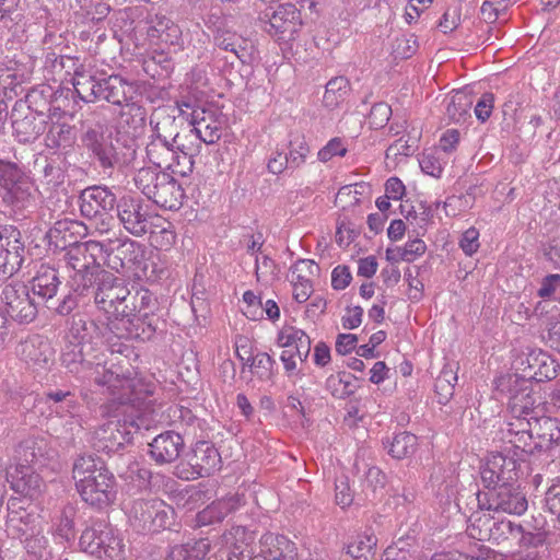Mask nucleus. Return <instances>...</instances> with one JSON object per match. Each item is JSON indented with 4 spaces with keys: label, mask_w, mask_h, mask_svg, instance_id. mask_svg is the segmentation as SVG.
Masks as SVG:
<instances>
[{
    "label": "nucleus",
    "mask_w": 560,
    "mask_h": 560,
    "mask_svg": "<svg viewBox=\"0 0 560 560\" xmlns=\"http://www.w3.org/2000/svg\"><path fill=\"white\" fill-rule=\"evenodd\" d=\"M88 226L79 221L59 220L51 226L46 238L49 245L63 250V260L74 270V273L103 271L97 257L103 254V243L96 241L68 243L67 237L73 234L85 235Z\"/></svg>",
    "instance_id": "f257e3e1"
},
{
    "label": "nucleus",
    "mask_w": 560,
    "mask_h": 560,
    "mask_svg": "<svg viewBox=\"0 0 560 560\" xmlns=\"http://www.w3.org/2000/svg\"><path fill=\"white\" fill-rule=\"evenodd\" d=\"M95 306L108 315L110 320L128 316L143 301H150V291L140 289L131 292L124 280L106 270L98 271Z\"/></svg>",
    "instance_id": "f03ea898"
},
{
    "label": "nucleus",
    "mask_w": 560,
    "mask_h": 560,
    "mask_svg": "<svg viewBox=\"0 0 560 560\" xmlns=\"http://www.w3.org/2000/svg\"><path fill=\"white\" fill-rule=\"evenodd\" d=\"M128 316L118 317L108 323L109 330L118 338L151 340L155 334H162L166 328L165 320L154 310L158 308L156 299L150 292V301L144 300Z\"/></svg>",
    "instance_id": "7ed1b4c3"
},
{
    "label": "nucleus",
    "mask_w": 560,
    "mask_h": 560,
    "mask_svg": "<svg viewBox=\"0 0 560 560\" xmlns=\"http://www.w3.org/2000/svg\"><path fill=\"white\" fill-rule=\"evenodd\" d=\"M497 390L506 394L511 415L538 417L541 412V397L526 377L508 374L497 380Z\"/></svg>",
    "instance_id": "20e7f679"
},
{
    "label": "nucleus",
    "mask_w": 560,
    "mask_h": 560,
    "mask_svg": "<svg viewBox=\"0 0 560 560\" xmlns=\"http://www.w3.org/2000/svg\"><path fill=\"white\" fill-rule=\"evenodd\" d=\"M133 85L120 75L112 74L104 77L102 74L98 101H106L116 106L126 107L121 112V117L130 116L133 129L142 128L145 122V109L133 102Z\"/></svg>",
    "instance_id": "39448f33"
},
{
    "label": "nucleus",
    "mask_w": 560,
    "mask_h": 560,
    "mask_svg": "<svg viewBox=\"0 0 560 560\" xmlns=\"http://www.w3.org/2000/svg\"><path fill=\"white\" fill-rule=\"evenodd\" d=\"M81 141L89 156L104 172H112L120 162L116 145L118 140L114 138L112 130L105 122L96 121L89 126L83 132Z\"/></svg>",
    "instance_id": "423d86ee"
},
{
    "label": "nucleus",
    "mask_w": 560,
    "mask_h": 560,
    "mask_svg": "<svg viewBox=\"0 0 560 560\" xmlns=\"http://www.w3.org/2000/svg\"><path fill=\"white\" fill-rule=\"evenodd\" d=\"M221 456L214 445L208 441H198L191 451L175 467L174 475L183 480L208 477L220 468Z\"/></svg>",
    "instance_id": "0eeeda50"
},
{
    "label": "nucleus",
    "mask_w": 560,
    "mask_h": 560,
    "mask_svg": "<svg viewBox=\"0 0 560 560\" xmlns=\"http://www.w3.org/2000/svg\"><path fill=\"white\" fill-rule=\"evenodd\" d=\"M174 510L162 500H137L129 511L131 525L138 532L156 533L172 524Z\"/></svg>",
    "instance_id": "6e6552de"
},
{
    "label": "nucleus",
    "mask_w": 560,
    "mask_h": 560,
    "mask_svg": "<svg viewBox=\"0 0 560 560\" xmlns=\"http://www.w3.org/2000/svg\"><path fill=\"white\" fill-rule=\"evenodd\" d=\"M264 30L278 40H291L302 26L301 11L293 3L268 7L259 14Z\"/></svg>",
    "instance_id": "1a4fd4ad"
},
{
    "label": "nucleus",
    "mask_w": 560,
    "mask_h": 560,
    "mask_svg": "<svg viewBox=\"0 0 560 560\" xmlns=\"http://www.w3.org/2000/svg\"><path fill=\"white\" fill-rule=\"evenodd\" d=\"M26 256L21 231L14 225H0V281L15 275Z\"/></svg>",
    "instance_id": "9d476101"
},
{
    "label": "nucleus",
    "mask_w": 560,
    "mask_h": 560,
    "mask_svg": "<svg viewBox=\"0 0 560 560\" xmlns=\"http://www.w3.org/2000/svg\"><path fill=\"white\" fill-rule=\"evenodd\" d=\"M30 291L31 289L23 282L8 283L2 290L1 301L5 312L19 324H30L37 317V303Z\"/></svg>",
    "instance_id": "9b49d317"
},
{
    "label": "nucleus",
    "mask_w": 560,
    "mask_h": 560,
    "mask_svg": "<svg viewBox=\"0 0 560 560\" xmlns=\"http://www.w3.org/2000/svg\"><path fill=\"white\" fill-rule=\"evenodd\" d=\"M189 108H191V104L188 102H177L176 106L155 108L150 116L151 137L179 143L180 129L184 121H186V114Z\"/></svg>",
    "instance_id": "f8f14e48"
},
{
    "label": "nucleus",
    "mask_w": 560,
    "mask_h": 560,
    "mask_svg": "<svg viewBox=\"0 0 560 560\" xmlns=\"http://www.w3.org/2000/svg\"><path fill=\"white\" fill-rule=\"evenodd\" d=\"M486 502L482 503L488 511L522 515L528 508L526 494L517 482H508L501 486L486 488Z\"/></svg>",
    "instance_id": "ddd939ff"
},
{
    "label": "nucleus",
    "mask_w": 560,
    "mask_h": 560,
    "mask_svg": "<svg viewBox=\"0 0 560 560\" xmlns=\"http://www.w3.org/2000/svg\"><path fill=\"white\" fill-rule=\"evenodd\" d=\"M97 272L74 273L69 281V292L59 301L56 306L58 315H69L80 305H88L90 302L95 303L96 287L98 282Z\"/></svg>",
    "instance_id": "4468645a"
},
{
    "label": "nucleus",
    "mask_w": 560,
    "mask_h": 560,
    "mask_svg": "<svg viewBox=\"0 0 560 560\" xmlns=\"http://www.w3.org/2000/svg\"><path fill=\"white\" fill-rule=\"evenodd\" d=\"M15 354L36 372L48 371L55 364V349L48 339L32 335L21 340Z\"/></svg>",
    "instance_id": "2eb2a0df"
},
{
    "label": "nucleus",
    "mask_w": 560,
    "mask_h": 560,
    "mask_svg": "<svg viewBox=\"0 0 560 560\" xmlns=\"http://www.w3.org/2000/svg\"><path fill=\"white\" fill-rule=\"evenodd\" d=\"M117 217L127 232L135 236L147 234L153 226L148 207L140 199L122 197L116 205Z\"/></svg>",
    "instance_id": "dca6fc26"
},
{
    "label": "nucleus",
    "mask_w": 560,
    "mask_h": 560,
    "mask_svg": "<svg viewBox=\"0 0 560 560\" xmlns=\"http://www.w3.org/2000/svg\"><path fill=\"white\" fill-rule=\"evenodd\" d=\"M47 124V118L28 110L22 100L15 102L11 113V125L13 133L20 142L36 140L45 132Z\"/></svg>",
    "instance_id": "f3484780"
},
{
    "label": "nucleus",
    "mask_w": 560,
    "mask_h": 560,
    "mask_svg": "<svg viewBox=\"0 0 560 560\" xmlns=\"http://www.w3.org/2000/svg\"><path fill=\"white\" fill-rule=\"evenodd\" d=\"M187 110L186 121L192 126L191 131L205 143L212 144L220 140L224 120L218 109L192 107Z\"/></svg>",
    "instance_id": "a211bd4d"
},
{
    "label": "nucleus",
    "mask_w": 560,
    "mask_h": 560,
    "mask_svg": "<svg viewBox=\"0 0 560 560\" xmlns=\"http://www.w3.org/2000/svg\"><path fill=\"white\" fill-rule=\"evenodd\" d=\"M480 478L485 488L517 482V462L501 453H492L480 468Z\"/></svg>",
    "instance_id": "6ab92c4d"
},
{
    "label": "nucleus",
    "mask_w": 560,
    "mask_h": 560,
    "mask_svg": "<svg viewBox=\"0 0 560 560\" xmlns=\"http://www.w3.org/2000/svg\"><path fill=\"white\" fill-rule=\"evenodd\" d=\"M532 431V450L546 452L555 457L560 454V427L558 420L550 417H534Z\"/></svg>",
    "instance_id": "aec40b11"
},
{
    "label": "nucleus",
    "mask_w": 560,
    "mask_h": 560,
    "mask_svg": "<svg viewBox=\"0 0 560 560\" xmlns=\"http://www.w3.org/2000/svg\"><path fill=\"white\" fill-rule=\"evenodd\" d=\"M98 479L86 480L77 487L83 501L92 506L103 509L114 502L116 497V481L114 475L107 472H98Z\"/></svg>",
    "instance_id": "412c9836"
},
{
    "label": "nucleus",
    "mask_w": 560,
    "mask_h": 560,
    "mask_svg": "<svg viewBox=\"0 0 560 560\" xmlns=\"http://www.w3.org/2000/svg\"><path fill=\"white\" fill-rule=\"evenodd\" d=\"M48 124L45 130L44 142L50 150H67L72 148L77 140L74 127L65 120V112L60 108H49Z\"/></svg>",
    "instance_id": "4be33fe9"
},
{
    "label": "nucleus",
    "mask_w": 560,
    "mask_h": 560,
    "mask_svg": "<svg viewBox=\"0 0 560 560\" xmlns=\"http://www.w3.org/2000/svg\"><path fill=\"white\" fill-rule=\"evenodd\" d=\"M81 214L86 219H97L114 210L117 205L115 194L107 187L91 186L83 189L79 197Z\"/></svg>",
    "instance_id": "5701e85b"
},
{
    "label": "nucleus",
    "mask_w": 560,
    "mask_h": 560,
    "mask_svg": "<svg viewBox=\"0 0 560 560\" xmlns=\"http://www.w3.org/2000/svg\"><path fill=\"white\" fill-rule=\"evenodd\" d=\"M132 440L128 424L120 420H108L102 424L93 438V446L98 452L115 453Z\"/></svg>",
    "instance_id": "b1692460"
},
{
    "label": "nucleus",
    "mask_w": 560,
    "mask_h": 560,
    "mask_svg": "<svg viewBox=\"0 0 560 560\" xmlns=\"http://www.w3.org/2000/svg\"><path fill=\"white\" fill-rule=\"evenodd\" d=\"M107 329L109 330L108 325H100L86 315L77 313L70 319L69 337L86 350H93L103 342Z\"/></svg>",
    "instance_id": "393cba45"
},
{
    "label": "nucleus",
    "mask_w": 560,
    "mask_h": 560,
    "mask_svg": "<svg viewBox=\"0 0 560 560\" xmlns=\"http://www.w3.org/2000/svg\"><path fill=\"white\" fill-rule=\"evenodd\" d=\"M51 453L46 439L30 436L15 448V466L42 468L51 458Z\"/></svg>",
    "instance_id": "a878e982"
},
{
    "label": "nucleus",
    "mask_w": 560,
    "mask_h": 560,
    "mask_svg": "<svg viewBox=\"0 0 560 560\" xmlns=\"http://www.w3.org/2000/svg\"><path fill=\"white\" fill-rule=\"evenodd\" d=\"M60 284L58 270L48 265H40L31 280V290L34 295L45 302L47 308L56 312L59 301L55 296L59 291Z\"/></svg>",
    "instance_id": "bb28decb"
},
{
    "label": "nucleus",
    "mask_w": 560,
    "mask_h": 560,
    "mask_svg": "<svg viewBox=\"0 0 560 560\" xmlns=\"http://www.w3.org/2000/svg\"><path fill=\"white\" fill-rule=\"evenodd\" d=\"M184 448L182 435L175 431H165L149 444V454L159 465L175 462Z\"/></svg>",
    "instance_id": "cd10ccee"
},
{
    "label": "nucleus",
    "mask_w": 560,
    "mask_h": 560,
    "mask_svg": "<svg viewBox=\"0 0 560 560\" xmlns=\"http://www.w3.org/2000/svg\"><path fill=\"white\" fill-rule=\"evenodd\" d=\"M534 419L528 416L512 415L511 420L501 430L502 439L515 448L533 454L532 431Z\"/></svg>",
    "instance_id": "c85d7f7f"
},
{
    "label": "nucleus",
    "mask_w": 560,
    "mask_h": 560,
    "mask_svg": "<svg viewBox=\"0 0 560 560\" xmlns=\"http://www.w3.org/2000/svg\"><path fill=\"white\" fill-rule=\"evenodd\" d=\"M37 469L15 466L12 471H7V481L16 493L35 499L44 487V481L37 474Z\"/></svg>",
    "instance_id": "c756f323"
},
{
    "label": "nucleus",
    "mask_w": 560,
    "mask_h": 560,
    "mask_svg": "<svg viewBox=\"0 0 560 560\" xmlns=\"http://www.w3.org/2000/svg\"><path fill=\"white\" fill-rule=\"evenodd\" d=\"M184 190L168 173L161 177L155 189L148 198L155 205L167 210H177L182 206Z\"/></svg>",
    "instance_id": "7c9ffc66"
},
{
    "label": "nucleus",
    "mask_w": 560,
    "mask_h": 560,
    "mask_svg": "<svg viewBox=\"0 0 560 560\" xmlns=\"http://www.w3.org/2000/svg\"><path fill=\"white\" fill-rule=\"evenodd\" d=\"M260 549L270 560H296L298 549L293 541L283 535H266Z\"/></svg>",
    "instance_id": "2f4dec72"
},
{
    "label": "nucleus",
    "mask_w": 560,
    "mask_h": 560,
    "mask_svg": "<svg viewBox=\"0 0 560 560\" xmlns=\"http://www.w3.org/2000/svg\"><path fill=\"white\" fill-rule=\"evenodd\" d=\"M102 74L88 72L82 65L74 69L72 84L79 97L92 103L98 101Z\"/></svg>",
    "instance_id": "473e14b6"
},
{
    "label": "nucleus",
    "mask_w": 560,
    "mask_h": 560,
    "mask_svg": "<svg viewBox=\"0 0 560 560\" xmlns=\"http://www.w3.org/2000/svg\"><path fill=\"white\" fill-rule=\"evenodd\" d=\"M311 338L301 329L292 326L283 327L278 335V345L282 348H294L301 362H304L311 352Z\"/></svg>",
    "instance_id": "72a5a7b5"
},
{
    "label": "nucleus",
    "mask_w": 560,
    "mask_h": 560,
    "mask_svg": "<svg viewBox=\"0 0 560 560\" xmlns=\"http://www.w3.org/2000/svg\"><path fill=\"white\" fill-rule=\"evenodd\" d=\"M105 463L97 456L84 454L75 459L73 464L72 475L75 487H79L86 480L98 479V472H107Z\"/></svg>",
    "instance_id": "f704fd0d"
},
{
    "label": "nucleus",
    "mask_w": 560,
    "mask_h": 560,
    "mask_svg": "<svg viewBox=\"0 0 560 560\" xmlns=\"http://www.w3.org/2000/svg\"><path fill=\"white\" fill-rule=\"evenodd\" d=\"M527 370L523 377L534 378L537 382L552 380L557 376L556 362L545 352L532 353L527 358Z\"/></svg>",
    "instance_id": "c9c22d12"
},
{
    "label": "nucleus",
    "mask_w": 560,
    "mask_h": 560,
    "mask_svg": "<svg viewBox=\"0 0 560 560\" xmlns=\"http://www.w3.org/2000/svg\"><path fill=\"white\" fill-rule=\"evenodd\" d=\"M175 149H179V143H175L161 138L150 137L145 153L148 160L159 168H166L175 156Z\"/></svg>",
    "instance_id": "e433bc0d"
},
{
    "label": "nucleus",
    "mask_w": 560,
    "mask_h": 560,
    "mask_svg": "<svg viewBox=\"0 0 560 560\" xmlns=\"http://www.w3.org/2000/svg\"><path fill=\"white\" fill-rule=\"evenodd\" d=\"M97 551L95 555L103 560H121L124 557V545L121 539L117 537L113 528L102 525L101 533L97 538Z\"/></svg>",
    "instance_id": "4c0bfd02"
},
{
    "label": "nucleus",
    "mask_w": 560,
    "mask_h": 560,
    "mask_svg": "<svg viewBox=\"0 0 560 560\" xmlns=\"http://www.w3.org/2000/svg\"><path fill=\"white\" fill-rule=\"evenodd\" d=\"M74 516L75 509L71 504L65 505L59 514L54 518L52 534L56 538L69 542L74 538Z\"/></svg>",
    "instance_id": "58836bf2"
},
{
    "label": "nucleus",
    "mask_w": 560,
    "mask_h": 560,
    "mask_svg": "<svg viewBox=\"0 0 560 560\" xmlns=\"http://www.w3.org/2000/svg\"><path fill=\"white\" fill-rule=\"evenodd\" d=\"M388 448V454L396 459H405L410 457L417 450L418 439L409 432H400L396 434L392 441L384 442Z\"/></svg>",
    "instance_id": "ea45409f"
},
{
    "label": "nucleus",
    "mask_w": 560,
    "mask_h": 560,
    "mask_svg": "<svg viewBox=\"0 0 560 560\" xmlns=\"http://www.w3.org/2000/svg\"><path fill=\"white\" fill-rule=\"evenodd\" d=\"M179 35V27L164 16L156 18L153 24L148 28V36L152 40H158L164 44H176Z\"/></svg>",
    "instance_id": "a19ab883"
},
{
    "label": "nucleus",
    "mask_w": 560,
    "mask_h": 560,
    "mask_svg": "<svg viewBox=\"0 0 560 560\" xmlns=\"http://www.w3.org/2000/svg\"><path fill=\"white\" fill-rule=\"evenodd\" d=\"M2 203L10 207L13 211L24 210L34 203V198L28 189L23 188L18 183L3 189L0 192Z\"/></svg>",
    "instance_id": "79ce46f5"
},
{
    "label": "nucleus",
    "mask_w": 560,
    "mask_h": 560,
    "mask_svg": "<svg viewBox=\"0 0 560 560\" xmlns=\"http://www.w3.org/2000/svg\"><path fill=\"white\" fill-rule=\"evenodd\" d=\"M115 247L118 250V256H121L122 264H125L126 269H131L133 267H139L144 259V249L143 246L130 238H125L122 241H115Z\"/></svg>",
    "instance_id": "37998d69"
},
{
    "label": "nucleus",
    "mask_w": 560,
    "mask_h": 560,
    "mask_svg": "<svg viewBox=\"0 0 560 560\" xmlns=\"http://www.w3.org/2000/svg\"><path fill=\"white\" fill-rule=\"evenodd\" d=\"M354 376L350 373L340 372L330 375L326 380L327 390L336 398L345 399L357 390Z\"/></svg>",
    "instance_id": "c03bdc74"
},
{
    "label": "nucleus",
    "mask_w": 560,
    "mask_h": 560,
    "mask_svg": "<svg viewBox=\"0 0 560 560\" xmlns=\"http://www.w3.org/2000/svg\"><path fill=\"white\" fill-rule=\"evenodd\" d=\"M520 533V524L508 518H495L492 525L491 541L497 545L514 547V540Z\"/></svg>",
    "instance_id": "a18cd8bd"
},
{
    "label": "nucleus",
    "mask_w": 560,
    "mask_h": 560,
    "mask_svg": "<svg viewBox=\"0 0 560 560\" xmlns=\"http://www.w3.org/2000/svg\"><path fill=\"white\" fill-rule=\"evenodd\" d=\"M377 538L372 534H359L346 546V552L354 560H369L376 547Z\"/></svg>",
    "instance_id": "49530a36"
},
{
    "label": "nucleus",
    "mask_w": 560,
    "mask_h": 560,
    "mask_svg": "<svg viewBox=\"0 0 560 560\" xmlns=\"http://www.w3.org/2000/svg\"><path fill=\"white\" fill-rule=\"evenodd\" d=\"M494 516L489 513L474 514L467 526L469 537L479 541H491Z\"/></svg>",
    "instance_id": "de8ad7c7"
},
{
    "label": "nucleus",
    "mask_w": 560,
    "mask_h": 560,
    "mask_svg": "<svg viewBox=\"0 0 560 560\" xmlns=\"http://www.w3.org/2000/svg\"><path fill=\"white\" fill-rule=\"evenodd\" d=\"M209 542L206 539L189 544L174 546L166 560H201L209 550Z\"/></svg>",
    "instance_id": "09e8293b"
},
{
    "label": "nucleus",
    "mask_w": 560,
    "mask_h": 560,
    "mask_svg": "<svg viewBox=\"0 0 560 560\" xmlns=\"http://www.w3.org/2000/svg\"><path fill=\"white\" fill-rule=\"evenodd\" d=\"M457 374L453 368L445 365L435 380L434 388L438 396V402L445 405L450 401L454 394Z\"/></svg>",
    "instance_id": "8fccbe9b"
},
{
    "label": "nucleus",
    "mask_w": 560,
    "mask_h": 560,
    "mask_svg": "<svg viewBox=\"0 0 560 560\" xmlns=\"http://www.w3.org/2000/svg\"><path fill=\"white\" fill-rule=\"evenodd\" d=\"M471 105V96L465 92L458 91L451 97L446 107V114L454 122L465 121L467 117H470L469 109Z\"/></svg>",
    "instance_id": "3c124183"
},
{
    "label": "nucleus",
    "mask_w": 560,
    "mask_h": 560,
    "mask_svg": "<svg viewBox=\"0 0 560 560\" xmlns=\"http://www.w3.org/2000/svg\"><path fill=\"white\" fill-rule=\"evenodd\" d=\"M349 92V81L345 77H336L328 81L323 96V103L328 108H335Z\"/></svg>",
    "instance_id": "603ef678"
},
{
    "label": "nucleus",
    "mask_w": 560,
    "mask_h": 560,
    "mask_svg": "<svg viewBox=\"0 0 560 560\" xmlns=\"http://www.w3.org/2000/svg\"><path fill=\"white\" fill-rule=\"evenodd\" d=\"M50 92L49 86H42L32 89L25 96L23 103L27 106L28 110H32L42 117L48 118L49 108H55L50 105L46 93Z\"/></svg>",
    "instance_id": "864d4df0"
},
{
    "label": "nucleus",
    "mask_w": 560,
    "mask_h": 560,
    "mask_svg": "<svg viewBox=\"0 0 560 560\" xmlns=\"http://www.w3.org/2000/svg\"><path fill=\"white\" fill-rule=\"evenodd\" d=\"M85 349L78 343L68 345L61 354L62 366L73 374L81 372L86 363Z\"/></svg>",
    "instance_id": "5fc2aeb1"
},
{
    "label": "nucleus",
    "mask_w": 560,
    "mask_h": 560,
    "mask_svg": "<svg viewBox=\"0 0 560 560\" xmlns=\"http://www.w3.org/2000/svg\"><path fill=\"white\" fill-rule=\"evenodd\" d=\"M165 173L151 167H142L135 174L133 182L136 187L149 198Z\"/></svg>",
    "instance_id": "6e6d98bb"
},
{
    "label": "nucleus",
    "mask_w": 560,
    "mask_h": 560,
    "mask_svg": "<svg viewBox=\"0 0 560 560\" xmlns=\"http://www.w3.org/2000/svg\"><path fill=\"white\" fill-rule=\"evenodd\" d=\"M25 548L28 553L42 560L51 558L54 553L48 537L39 532L25 539Z\"/></svg>",
    "instance_id": "4d7b16f0"
},
{
    "label": "nucleus",
    "mask_w": 560,
    "mask_h": 560,
    "mask_svg": "<svg viewBox=\"0 0 560 560\" xmlns=\"http://www.w3.org/2000/svg\"><path fill=\"white\" fill-rule=\"evenodd\" d=\"M165 223L167 224V226H162L153 223V226L148 232L150 233L151 243L156 248L164 250L171 248L176 241V234L174 231L171 230V223Z\"/></svg>",
    "instance_id": "13d9d810"
},
{
    "label": "nucleus",
    "mask_w": 560,
    "mask_h": 560,
    "mask_svg": "<svg viewBox=\"0 0 560 560\" xmlns=\"http://www.w3.org/2000/svg\"><path fill=\"white\" fill-rule=\"evenodd\" d=\"M194 163L192 154L185 152L179 144V149H175V156H173L172 163L166 166V170L185 177L192 172Z\"/></svg>",
    "instance_id": "bf43d9fd"
},
{
    "label": "nucleus",
    "mask_w": 560,
    "mask_h": 560,
    "mask_svg": "<svg viewBox=\"0 0 560 560\" xmlns=\"http://www.w3.org/2000/svg\"><path fill=\"white\" fill-rule=\"evenodd\" d=\"M23 172L15 163L8 160L0 159V188L7 189L13 184L18 183L22 177Z\"/></svg>",
    "instance_id": "052dcab7"
},
{
    "label": "nucleus",
    "mask_w": 560,
    "mask_h": 560,
    "mask_svg": "<svg viewBox=\"0 0 560 560\" xmlns=\"http://www.w3.org/2000/svg\"><path fill=\"white\" fill-rule=\"evenodd\" d=\"M415 542V538L407 535V537H399L397 541H395L392 546L387 547L381 560H408V549L407 547L411 546Z\"/></svg>",
    "instance_id": "680f3d73"
},
{
    "label": "nucleus",
    "mask_w": 560,
    "mask_h": 560,
    "mask_svg": "<svg viewBox=\"0 0 560 560\" xmlns=\"http://www.w3.org/2000/svg\"><path fill=\"white\" fill-rule=\"evenodd\" d=\"M37 166H42V174L44 182L55 188L65 182V173L62 168L52 160H45L42 164L36 163Z\"/></svg>",
    "instance_id": "e2e57ef3"
},
{
    "label": "nucleus",
    "mask_w": 560,
    "mask_h": 560,
    "mask_svg": "<svg viewBox=\"0 0 560 560\" xmlns=\"http://www.w3.org/2000/svg\"><path fill=\"white\" fill-rule=\"evenodd\" d=\"M243 314L252 320H259L264 318V304L261 298L256 295L253 291H246L243 294Z\"/></svg>",
    "instance_id": "0e129e2a"
},
{
    "label": "nucleus",
    "mask_w": 560,
    "mask_h": 560,
    "mask_svg": "<svg viewBox=\"0 0 560 560\" xmlns=\"http://www.w3.org/2000/svg\"><path fill=\"white\" fill-rule=\"evenodd\" d=\"M253 535L244 526H233L228 536L226 541L234 546V555H243V547H247L253 541Z\"/></svg>",
    "instance_id": "69168bd1"
},
{
    "label": "nucleus",
    "mask_w": 560,
    "mask_h": 560,
    "mask_svg": "<svg viewBox=\"0 0 560 560\" xmlns=\"http://www.w3.org/2000/svg\"><path fill=\"white\" fill-rule=\"evenodd\" d=\"M310 152V148L305 141L303 136H298L293 140L290 141V151L288 159L290 161V165L292 167H299L304 162Z\"/></svg>",
    "instance_id": "338daca9"
},
{
    "label": "nucleus",
    "mask_w": 560,
    "mask_h": 560,
    "mask_svg": "<svg viewBox=\"0 0 560 560\" xmlns=\"http://www.w3.org/2000/svg\"><path fill=\"white\" fill-rule=\"evenodd\" d=\"M545 533L542 532H526L520 524V533L516 535L514 540V547L518 550L536 548L545 542Z\"/></svg>",
    "instance_id": "774afa93"
}]
</instances>
